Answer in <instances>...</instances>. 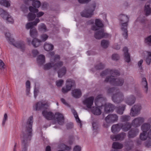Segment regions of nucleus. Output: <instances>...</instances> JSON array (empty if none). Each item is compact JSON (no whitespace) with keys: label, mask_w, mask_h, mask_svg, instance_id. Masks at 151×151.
<instances>
[{"label":"nucleus","mask_w":151,"mask_h":151,"mask_svg":"<svg viewBox=\"0 0 151 151\" xmlns=\"http://www.w3.org/2000/svg\"><path fill=\"white\" fill-rule=\"evenodd\" d=\"M96 6L95 4L91 5L89 8L85 9L81 13V16L87 18L91 17L93 15V12L95 10Z\"/></svg>","instance_id":"0eeeda50"},{"label":"nucleus","mask_w":151,"mask_h":151,"mask_svg":"<svg viewBox=\"0 0 151 151\" xmlns=\"http://www.w3.org/2000/svg\"><path fill=\"white\" fill-rule=\"evenodd\" d=\"M40 20L38 18H36L34 22H28L26 25V28L27 29H30L31 28H35L33 26H36L37 24L40 22Z\"/></svg>","instance_id":"5701e85b"},{"label":"nucleus","mask_w":151,"mask_h":151,"mask_svg":"<svg viewBox=\"0 0 151 151\" xmlns=\"http://www.w3.org/2000/svg\"><path fill=\"white\" fill-rule=\"evenodd\" d=\"M52 67L54 68V63H48L45 64L44 66V69L45 70H48L51 69Z\"/></svg>","instance_id":"37998d69"},{"label":"nucleus","mask_w":151,"mask_h":151,"mask_svg":"<svg viewBox=\"0 0 151 151\" xmlns=\"http://www.w3.org/2000/svg\"><path fill=\"white\" fill-rule=\"evenodd\" d=\"M5 35L7 40L10 44H12L16 47L20 48L22 50H24L25 48L24 43L20 42L15 43L14 39L11 37V34L9 33H6Z\"/></svg>","instance_id":"423d86ee"},{"label":"nucleus","mask_w":151,"mask_h":151,"mask_svg":"<svg viewBox=\"0 0 151 151\" xmlns=\"http://www.w3.org/2000/svg\"><path fill=\"white\" fill-rule=\"evenodd\" d=\"M126 106V105H125L123 104L118 107L117 108L116 112L119 114H122L125 109Z\"/></svg>","instance_id":"c756f323"},{"label":"nucleus","mask_w":151,"mask_h":151,"mask_svg":"<svg viewBox=\"0 0 151 151\" xmlns=\"http://www.w3.org/2000/svg\"><path fill=\"white\" fill-rule=\"evenodd\" d=\"M123 51L124 52V58L125 61L129 63L130 61V57L129 54L128 53V49L127 47H124L123 49Z\"/></svg>","instance_id":"cd10ccee"},{"label":"nucleus","mask_w":151,"mask_h":151,"mask_svg":"<svg viewBox=\"0 0 151 151\" xmlns=\"http://www.w3.org/2000/svg\"><path fill=\"white\" fill-rule=\"evenodd\" d=\"M139 132V129L137 128L132 129L128 133V137L129 138H133L138 134Z\"/></svg>","instance_id":"412c9836"},{"label":"nucleus","mask_w":151,"mask_h":151,"mask_svg":"<svg viewBox=\"0 0 151 151\" xmlns=\"http://www.w3.org/2000/svg\"><path fill=\"white\" fill-rule=\"evenodd\" d=\"M126 136V134L122 132L116 135H112L110 136L111 139L114 141L122 140L124 139Z\"/></svg>","instance_id":"f3484780"},{"label":"nucleus","mask_w":151,"mask_h":151,"mask_svg":"<svg viewBox=\"0 0 151 151\" xmlns=\"http://www.w3.org/2000/svg\"><path fill=\"white\" fill-rule=\"evenodd\" d=\"M112 58L113 60H116L119 59V56L118 54H114L112 55Z\"/></svg>","instance_id":"e2e57ef3"},{"label":"nucleus","mask_w":151,"mask_h":151,"mask_svg":"<svg viewBox=\"0 0 151 151\" xmlns=\"http://www.w3.org/2000/svg\"><path fill=\"white\" fill-rule=\"evenodd\" d=\"M55 118L58 124L62 125L64 123V118L63 115L59 113L55 114Z\"/></svg>","instance_id":"aec40b11"},{"label":"nucleus","mask_w":151,"mask_h":151,"mask_svg":"<svg viewBox=\"0 0 151 151\" xmlns=\"http://www.w3.org/2000/svg\"><path fill=\"white\" fill-rule=\"evenodd\" d=\"M145 122V119L143 117H138L135 118L132 122V124L134 127H137Z\"/></svg>","instance_id":"2eb2a0df"},{"label":"nucleus","mask_w":151,"mask_h":151,"mask_svg":"<svg viewBox=\"0 0 151 151\" xmlns=\"http://www.w3.org/2000/svg\"><path fill=\"white\" fill-rule=\"evenodd\" d=\"M66 70L65 67H63L58 72V76L59 78H61L66 73Z\"/></svg>","instance_id":"e433bc0d"},{"label":"nucleus","mask_w":151,"mask_h":151,"mask_svg":"<svg viewBox=\"0 0 151 151\" xmlns=\"http://www.w3.org/2000/svg\"><path fill=\"white\" fill-rule=\"evenodd\" d=\"M48 6V4L46 2L42 3L41 5V9L42 10H46L47 9Z\"/></svg>","instance_id":"4d7b16f0"},{"label":"nucleus","mask_w":151,"mask_h":151,"mask_svg":"<svg viewBox=\"0 0 151 151\" xmlns=\"http://www.w3.org/2000/svg\"><path fill=\"white\" fill-rule=\"evenodd\" d=\"M0 4L7 7L10 5L9 2L6 0H0Z\"/></svg>","instance_id":"79ce46f5"},{"label":"nucleus","mask_w":151,"mask_h":151,"mask_svg":"<svg viewBox=\"0 0 151 151\" xmlns=\"http://www.w3.org/2000/svg\"><path fill=\"white\" fill-rule=\"evenodd\" d=\"M59 147L61 149L65 150L67 151L70 150L71 148V147L68 146L63 144H60L59 146Z\"/></svg>","instance_id":"3c124183"},{"label":"nucleus","mask_w":151,"mask_h":151,"mask_svg":"<svg viewBox=\"0 0 151 151\" xmlns=\"http://www.w3.org/2000/svg\"><path fill=\"white\" fill-rule=\"evenodd\" d=\"M106 101V99L102 95H98L96 98L95 100V103L96 106L98 107H101L103 106Z\"/></svg>","instance_id":"ddd939ff"},{"label":"nucleus","mask_w":151,"mask_h":151,"mask_svg":"<svg viewBox=\"0 0 151 151\" xmlns=\"http://www.w3.org/2000/svg\"><path fill=\"white\" fill-rule=\"evenodd\" d=\"M124 146L126 150L127 151H129L133 147L134 144L133 142L131 140L126 142H125Z\"/></svg>","instance_id":"bb28decb"},{"label":"nucleus","mask_w":151,"mask_h":151,"mask_svg":"<svg viewBox=\"0 0 151 151\" xmlns=\"http://www.w3.org/2000/svg\"><path fill=\"white\" fill-rule=\"evenodd\" d=\"M63 64V62L60 61L54 64V68L55 70H56L58 68L61 67Z\"/></svg>","instance_id":"09e8293b"},{"label":"nucleus","mask_w":151,"mask_h":151,"mask_svg":"<svg viewBox=\"0 0 151 151\" xmlns=\"http://www.w3.org/2000/svg\"><path fill=\"white\" fill-rule=\"evenodd\" d=\"M33 122V116H31L27 119L24 127L22 137V151H27V147L31 139L32 134V126Z\"/></svg>","instance_id":"f257e3e1"},{"label":"nucleus","mask_w":151,"mask_h":151,"mask_svg":"<svg viewBox=\"0 0 151 151\" xmlns=\"http://www.w3.org/2000/svg\"><path fill=\"white\" fill-rule=\"evenodd\" d=\"M151 61V52H148V56L146 57V61L148 65H149Z\"/></svg>","instance_id":"603ef678"},{"label":"nucleus","mask_w":151,"mask_h":151,"mask_svg":"<svg viewBox=\"0 0 151 151\" xmlns=\"http://www.w3.org/2000/svg\"><path fill=\"white\" fill-rule=\"evenodd\" d=\"M72 96L75 98H78L81 96L82 93L80 89H76L72 91Z\"/></svg>","instance_id":"a878e982"},{"label":"nucleus","mask_w":151,"mask_h":151,"mask_svg":"<svg viewBox=\"0 0 151 151\" xmlns=\"http://www.w3.org/2000/svg\"><path fill=\"white\" fill-rule=\"evenodd\" d=\"M115 70H106L103 71L101 73V74H100L101 76L102 77H103V76H106V75H107V74H110L111 75V74L110 73V72L111 71H114Z\"/></svg>","instance_id":"864d4df0"},{"label":"nucleus","mask_w":151,"mask_h":151,"mask_svg":"<svg viewBox=\"0 0 151 151\" xmlns=\"http://www.w3.org/2000/svg\"><path fill=\"white\" fill-rule=\"evenodd\" d=\"M118 119V116L116 114L108 115L105 119L106 122L108 123H113L116 122Z\"/></svg>","instance_id":"4468645a"},{"label":"nucleus","mask_w":151,"mask_h":151,"mask_svg":"<svg viewBox=\"0 0 151 151\" xmlns=\"http://www.w3.org/2000/svg\"><path fill=\"white\" fill-rule=\"evenodd\" d=\"M75 84V82L74 80L70 79H68L66 81V88H62V91L63 93H65L70 91Z\"/></svg>","instance_id":"9d476101"},{"label":"nucleus","mask_w":151,"mask_h":151,"mask_svg":"<svg viewBox=\"0 0 151 151\" xmlns=\"http://www.w3.org/2000/svg\"><path fill=\"white\" fill-rule=\"evenodd\" d=\"M32 13H29L27 16L28 21H29L33 20L36 17V15Z\"/></svg>","instance_id":"a18cd8bd"},{"label":"nucleus","mask_w":151,"mask_h":151,"mask_svg":"<svg viewBox=\"0 0 151 151\" xmlns=\"http://www.w3.org/2000/svg\"><path fill=\"white\" fill-rule=\"evenodd\" d=\"M123 145L122 144L118 142H114L112 145L113 148L117 149H120L123 148Z\"/></svg>","instance_id":"c9c22d12"},{"label":"nucleus","mask_w":151,"mask_h":151,"mask_svg":"<svg viewBox=\"0 0 151 151\" xmlns=\"http://www.w3.org/2000/svg\"><path fill=\"white\" fill-rule=\"evenodd\" d=\"M104 64L100 63L96 65L95 68L96 69L100 70L104 68Z\"/></svg>","instance_id":"5fc2aeb1"},{"label":"nucleus","mask_w":151,"mask_h":151,"mask_svg":"<svg viewBox=\"0 0 151 151\" xmlns=\"http://www.w3.org/2000/svg\"><path fill=\"white\" fill-rule=\"evenodd\" d=\"M50 103L47 101H40L37 103L34 107L36 111L42 109H47L50 105Z\"/></svg>","instance_id":"1a4fd4ad"},{"label":"nucleus","mask_w":151,"mask_h":151,"mask_svg":"<svg viewBox=\"0 0 151 151\" xmlns=\"http://www.w3.org/2000/svg\"><path fill=\"white\" fill-rule=\"evenodd\" d=\"M92 126L94 129H96L98 127V123L97 122H93L92 123Z\"/></svg>","instance_id":"0e129e2a"},{"label":"nucleus","mask_w":151,"mask_h":151,"mask_svg":"<svg viewBox=\"0 0 151 151\" xmlns=\"http://www.w3.org/2000/svg\"><path fill=\"white\" fill-rule=\"evenodd\" d=\"M109 42L108 40H103L101 42V45L104 48H106L109 46Z\"/></svg>","instance_id":"a19ab883"},{"label":"nucleus","mask_w":151,"mask_h":151,"mask_svg":"<svg viewBox=\"0 0 151 151\" xmlns=\"http://www.w3.org/2000/svg\"><path fill=\"white\" fill-rule=\"evenodd\" d=\"M142 106L140 104L134 105L130 110V115L132 116H135L140 114Z\"/></svg>","instance_id":"6e6552de"},{"label":"nucleus","mask_w":151,"mask_h":151,"mask_svg":"<svg viewBox=\"0 0 151 151\" xmlns=\"http://www.w3.org/2000/svg\"><path fill=\"white\" fill-rule=\"evenodd\" d=\"M107 92L108 93H113L112 96V99L115 103L117 104L120 103L124 99V96L123 93L120 91L116 88H109Z\"/></svg>","instance_id":"20e7f679"},{"label":"nucleus","mask_w":151,"mask_h":151,"mask_svg":"<svg viewBox=\"0 0 151 151\" xmlns=\"http://www.w3.org/2000/svg\"><path fill=\"white\" fill-rule=\"evenodd\" d=\"M94 98L91 96L85 99L83 101V104L86 105L89 109H91V106H92L93 101Z\"/></svg>","instance_id":"dca6fc26"},{"label":"nucleus","mask_w":151,"mask_h":151,"mask_svg":"<svg viewBox=\"0 0 151 151\" xmlns=\"http://www.w3.org/2000/svg\"><path fill=\"white\" fill-rule=\"evenodd\" d=\"M42 114L45 117L47 120H52L55 118L54 114L51 112L43 111L42 112Z\"/></svg>","instance_id":"4be33fe9"},{"label":"nucleus","mask_w":151,"mask_h":151,"mask_svg":"<svg viewBox=\"0 0 151 151\" xmlns=\"http://www.w3.org/2000/svg\"><path fill=\"white\" fill-rule=\"evenodd\" d=\"M54 46L51 44H50L46 42L44 44V48L45 50L47 51L52 50Z\"/></svg>","instance_id":"f704fd0d"},{"label":"nucleus","mask_w":151,"mask_h":151,"mask_svg":"<svg viewBox=\"0 0 151 151\" xmlns=\"http://www.w3.org/2000/svg\"><path fill=\"white\" fill-rule=\"evenodd\" d=\"M41 3L39 1H35L32 2V6H30L29 7V9L30 12L34 13H37L38 12V10L37 9L39 8L41 5Z\"/></svg>","instance_id":"f8f14e48"},{"label":"nucleus","mask_w":151,"mask_h":151,"mask_svg":"<svg viewBox=\"0 0 151 151\" xmlns=\"http://www.w3.org/2000/svg\"><path fill=\"white\" fill-rule=\"evenodd\" d=\"M29 33L30 36L33 38H36L38 36L37 31L35 27L31 28Z\"/></svg>","instance_id":"2f4dec72"},{"label":"nucleus","mask_w":151,"mask_h":151,"mask_svg":"<svg viewBox=\"0 0 151 151\" xmlns=\"http://www.w3.org/2000/svg\"><path fill=\"white\" fill-rule=\"evenodd\" d=\"M45 56L42 55H40L37 58V62L40 65H42L45 62Z\"/></svg>","instance_id":"473e14b6"},{"label":"nucleus","mask_w":151,"mask_h":151,"mask_svg":"<svg viewBox=\"0 0 151 151\" xmlns=\"http://www.w3.org/2000/svg\"><path fill=\"white\" fill-rule=\"evenodd\" d=\"M81 147L79 146H75L73 149V151H81Z\"/></svg>","instance_id":"338daca9"},{"label":"nucleus","mask_w":151,"mask_h":151,"mask_svg":"<svg viewBox=\"0 0 151 151\" xmlns=\"http://www.w3.org/2000/svg\"><path fill=\"white\" fill-rule=\"evenodd\" d=\"M41 41L35 38L32 42V44L35 47L39 46L40 44Z\"/></svg>","instance_id":"4c0bfd02"},{"label":"nucleus","mask_w":151,"mask_h":151,"mask_svg":"<svg viewBox=\"0 0 151 151\" xmlns=\"http://www.w3.org/2000/svg\"><path fill=\"white\" fill-rule=\"evenodd\" d=\"M145 43L149 45H151V35H150L145 38Z\"/></svg>","instance_id":"8fccbe9b"},{"label":"nucleus","mask_w":151,"mask_h":151,"mask_svg":"<svg viewBox=\"0 0 151 151\" xmlns=\"http://www.w3.org/2000/svg\"><path fill=\"white\" fill-rule=\"evenodd\" d=\"M5 68V65L3 61L0 59V69L4 70Z\"/></svg>","instance_id":"680f3d73"},{"label":"nucleus","mask_w":151,"mask_h":151,"mask_svg":"<svg viewBox=\"0 0 151 151\" xmlns=\"http://www.w3.org/2000/svg\"><path fill=\"white\" fill-rule=\"evenodd\" d=\"M48 36L45 34L42 35L41 36V41L43 42L45 41L48 38Z\"/></svg>","instance_id":"6e6d98bb"},{"label":"nucleus","mask_w":151,"mask_h":151,"mask_svg":"<svg viewBox=\"0 0 151 151\" xmlns=\"http://www.w3.org/2000/svg\"><path fill=\"white\" fill-rule=\"evenodd\" d=\"M136 98L134 96L132 95L127 97L125 100L126 103L130 106H132L134 104Z\"/></svg>","instance_id":"a211bd4d"},{"label":"nucleus","mask_w":151,"mask_h":151,"mask_svg":"<svg viewBox=\"0 0 151 151\" xmlns=\"http://www.w3.org/2000/svg\"><path fill=\"white\" fill-rule=\"evenodd\" d=\"M111 76L107 77L105 81L106 82H109L111 84L116 86H122L124 83V79L122 78H115L114 77L119 75L118 70H116L111 71L110 72Z\"/></svg>","instance_id":"7ed1b4c3"},{"label":"nucleus","mask_w":151,"mask_h":151,"mask_svg":"<svg viewBox=\"0 0 151 151\" xmlns=\"http://www.w3.org/2000/svg\"><path fill=\"white\" fill-rule=\"evenodd\" d=\"M60 59V56L58 55H55L54 56V62H55L59 60Z\"/></svg>","instance_id":"69168bd1"},{"label":"nucleus","mask_w":151,"mask_h":151,"mask_svg":"<svg viewBox=\"0 0 151 151\" xmlns=\"http://www.w3.org/2000/svg\"><path fill=\"white\" fill-rule=\"evenodd\" d=\"M39 54L38 51L36 49L33 50L32 51V54L34 57H36Z\"/></svg>","instance_id":"13d9d810"},{"label":"nucleus","mask_w":151,"mask_h":151,"mask_svg":"<svg viewBox=\"0 0 151 151\" xmlns=\"http://www.w3.org/2000/svg\"><path fill=\"white\" fill-rule=\"evenodd\" d=\"M151 125L150 124L147 123H144L141 126V130L144 132H147L150 128Z\"/></svg>","instance_id":"c85d7f7f"},{"label":"nucleus","mask_w":151,"mask_h":151,"mask_svg":"<svg viewBox=\"0 0 151 151\" xmlns=\"http://www.w3.org/2000/svg\"><path fill=\"white\" fill-rule=\"evenodd\" d=\"M121 28L122 32V35L126 39L128 36L127 27L129 20V17L124 14H121L119 16Z\"/></svg>","instance_id":"39448f33"},{"label":"nucleus","mask_w":151,"mask_h":151,"mask_svg":"<svg viewBox=\"0 0 151 151\" xmlns=\"http://www.w3.org/2000/svg\"><path fill=\"white\" fill-rule=\"evenodd\" d=\"M91 109L92 113L95 115H99L101 113L100 109L97 107L93 106Z\"/></svg>","instance_id":"72a5a7b5"},{"label":"nucleus","mask_w":151,"mask_h":151,"mask_svg":"<svg viewBox=\"0 0 151 151\" xmlns=\"http://www.w3.org/2000/svg\"><path fill=\"white\" fill-rule=\"evenodd\" d=\"M115 108V106L113 104L109 103H106L104 105V112L106 113L112 112Z\"/></svg>","instance_id":"6ab92c4d"},{"label":"nucleus","mask_w":151,"mask_h":151,"mask_svg":"<svg viewBox=\"0 0 151 151\" xmlns=\"http://www.w3.org/2000/svg\"><path fill=\"white\" fill-rule=\"evenodd\" d=\"M142 85L144 86L145 89V91H146V92H147V91L148 87L147 83L146 78H142Z\"/></svg>","instance_id":"de8ad7c7"},{"label":"nucleus","mask_w":151,"mask_h":151,"mask_svg":"<svg viewBox=\"0 0 151 151\" xmlns=\"http://www.w3.org/2000/svg\"><path fill=\"white\" fill-rule=\"evenodd\" d=\"M122 123L113 125L111 128V130L113 133L119 132L121 129Z\"/></svg>","instance_id":"393cba45"},{"label":"nucleus","mask_w":151,"mask_h":151,"mask_svg":"<svg viewBox=\"0 0 151 151\" xmlns=\"http://www.w3.org/2000/svg\"><path fill=\"white\" fill-rule=\"evenodd\" d=\"M71 111L74 115V116L76 119L77 122L79 123L80 124V125L81 126V122L78 117V115L76 111L75 110L73 109H71Z\"/></svg>","instance_id":"ea45409f"},{"label":"nucleus","mask_w":151,"mask_h":151,"mask_svg":"<svg viewBox=\"0 0 151 151\" xmlns=\"http://www.w3.org/2000/svg\"><path fill=\"white\" fill-rule=\"evenodd\" d=\"M148 137L147 134V132H142L140 135V138L141 140H145L147 139Z\"/></svg>","instance_id":"49530a36"},{"label":"nucleus","mask_w":151,"mask_h":151,"mask_svg":"<svg viewBox=\"0 0 151 151\" xmlns=\"http://www.w3.org/2000/svg\"><path fill=\"white\" fill-rule=\"evenodd\" d=\"M130 119V116L129 115H123L120 118V120L122 122H126L129 121Z\"/></svg>","instance_id":"c03bdc74"},{"label":"nucleus","mask_w":151,"mask_h":151,"mask_svg":"<svg viewBox=\"0 0 151 151\" xmlns=\"http://www.w3.org/2000/svg\"><path fill=\"white\" fill-rule=\"evenodd\" d=\"M0 15L4 19L6 20L9 22H13L14 20L11 16L8 13L2 9H0Z\"/></svg>","instance_id":"9b49d317"},{"label":"nucleus","mask_w":151,"mask_h":151,"mask_svg":"<svg viewBox=\"0 0 151 151\" xmlns=\"http://www.w3.org/2000/svg\"><path fill=\"white\" fill-rule=\"evenodd\" d=\"M145 145L147 147L151 146V139H150L148 141H147L145 143Z\"/></svg>","instance_id":"774afa93"},{"label":"nucleus","mask_w":151,"mask_h":151,"mask_svg":"<svg viewBox=\"0 0 151 151\" xmlns=\"http://www.w3.org/2000/svg\"><path fill=\"white\" fill-rule=\"evenodd\" d=\"M144 12L145 15L147 16L151 14V8L149 3L145 4L144 7Z\"/></svg>","instance_id":"b1692460"},{"label":"nucleus","mask_w":151,"mask_h":151,"mask_svg":"<svg viewBox=\"0 0 151 151\" xmlns=\"http://www.w3.org/2000/svg\"><path fill=\"white\" fill-rule=\"evenodd\" d=\"M121 129L124 131H128L131 127V125L129 122H126L124 124L122 123Z\"/></svg>","instance_id":"7c9ffc66"},{"label":"nucleus","mask_w":151,"mask_h":151,"mask_svg":"<svg viewBox=\"0 0 151 151\" xmlns=\"http://www.w3.org/2000/svg\"><path fill=\"white\" fill-rule=\"evenodd\" d=\"M63 82L64 81L62 80H60L57 81H56V85L58 87H60L62 86Z\"/></svg>","instance_id":"052dcab7"},{"label":"nucleus","mask_w":151,"mask_h":151,"mask_svg":"<svg viewBox=\"0 0 151 151\" xmlns=\"http://www.w3.org/2000/svg\"><path fill=\"white\" fill-rule=\"evenodd\" d=\"M8 116L7 114L6 113H5L4 115V117L2 122V125L4 126L7 120Z\"/></svg>","instance_id":"bf43d9fd"},{"label":"nucleus","mask_w":151,"mask_h":151,"mask_svg":"<svg viewBox=\"0 0 151 151\" xmlns=\"http://www.w3.org/2000/svg\"><path fill=\"white\" fill-rule=\"evenodd\" d=\"M39 31L41 32H45L47 31V27L44 24L41 23L40 24L38 27Z\"/></svg>","instance_id":"58836bf2"},{"label":"nucleus","mask_w":151,"mask_h":151,"mask_svg":"<svg viewBox=\"0 0 151 151\" xmlns=\"http://www.w3.org/2000/svg\"><path fill=\"white\" fill-rule=\"evenodd\" d=\"M95 25L93 26L91 29L93 30H97L95 33L94 36L97 39H100L104 37H107L108 34L104 33V29L102 28L103 27V24L101 21L99 19H96L95 20Z\"/></svg>","instance_id":"f03ea898"}]
</instances>
